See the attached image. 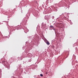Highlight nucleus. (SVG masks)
I'll list each match as a JSON object with an SVG mask.
<instances>
[{"mask_svg": "<svg viewBox=\"0 0 78 78\" xmlns=\"http://www.w3.org/2000/svg\"><path fill=\"white\" fill-rule=\"evenodd\" d=\"M58 26H59V27H60V28H61V27H60L61 26V24H59Z\"/></svg>", "mask_w": 78, "mask_h": 78, "instance_id": "obj_3", "label": "nucleus"}, {"mask_svg": "<svg viewBox=\"0 0 78 78\" xmlns=\"http://www.w3.org/2000/svg\"><path fill=\"white\" fill-rule=\"evenodd\" d=\"M45 42L47 45H50V43L48 41H45Z\"/></svg>", "mask_w": 78, "mask_h": 78, "instance_id": "obj_1", "label": "nucleus"}, {"mask_svg": "<svg viewBox=\"0 0 78 78\" xmlns=\"http://www.w3.org/2000/svg\"><path fill=\"white\" fill-rule=\"evenodd\" d=\"M3 62H5V61H4Z\"/></svg>", "mask_w": 78, "mask_h": 78, "instance_id": "obj_6", "label": "nucleus"}, {"mask_svg": "<svg viewBox=\"0 0 78 78\" xmlns=\"http://www.w3.org/2000/svg\"><path fill=\"white\" fill-rule=\"evenodd\" d=\"M46 74H48V72H46Z\"/></svg>", "mask_w": 78, "mask_h": 78, "instance_id": "obj_5", "label": "nucleus"}, {"mask_svg": "<svg viewBox=\"0 0 78 78\" xmlns=\"http://www.w3.org/2000/svg\"><path fill=\"white\" fill-rule=\"evenodd\" d=\"M50 27H51V28H53V30H55V28H54V27H53V26H51Z\"/></svg>", "mask_w": 78, "mask_h": 78, "instance_id": "obj_2", "label": "nucleus"}, {"mask_svg": "<svg viewBox=\"0 0 78 78\" xmlns=\"http://www.w3.org/2000/svg\"><path fill=\"white\" fill-rule=\"evenodd\" d=\"M41 76H43V75L42 74H40Z\"/></svg>", "mask_w": 78, "mask_h": 78, "instance_id": "obj_4", "label": "nucleus"}]
</instances>
